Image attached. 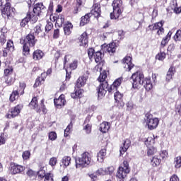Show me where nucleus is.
<instances>
[{
	"mask_svg": "<svg viewBox=\"0 0 181 181\" xmlns=\"http://www.w3.org/2000/svg\"><path fill=\"white\" fill-rule=\"evenodd\" d=\"M32 5L28 4L29 11L27 12L34 22H37L39 16L42 15L44 11H46V6L43 5V3H37L34 5L33 11L30 10Z\"/></svg>",
	"mask_w": 181,
	"mask_h": 181,
	"instance_id": "20e7f679",
	"label": "nucleus"
},
{
	"mask_svg": "<svg viewBox=\"0 0 181 181\" xmlns=\"http://www.w3.org/2000/svg\"><path fill=\"white\" fill-rule=\"evenodd\" d=\"M114 99L116 107L118 108H122L124 107V93H121L117 90L114 93Z\"/></svg>",
	"mask_w": 181,
	"mask_h": 181,
	"instance_id": "2eb2a0df",
	"label": "nucleus"
},
{
	"mask_svg": "<svg viewBox=\"0 0 181 181\" xmlns=\"http://www.w3.org/2000/svg\"><path fill=\"white\" fill-rule=\"evenodd\" d=\"M83 93H84V90L79 88L78 89L75 90V92L71 93V97L74 100L76 98H81V97H83Z\"/></svg>",
	"mask_w": 181,
	"mask_h": 181,
	"instance_id": "473e14b6",
	"label": "nucleus"
},
{
	"mask_svg": "<svg viewBox=\"0 0 181 181\" xmlns=\"http://www.w3.org/2000/svg\"><path fill=\"white\" fill-rule=\"evenodd\" d=\"M131 146V140L129 139H127L125 141H123V144L120 146L119 152H120V156H122L128 149H129V147Z\"/></svg>",
	"mask_w": 181,
	"mask_h": 181,
	"instance_id": "393cba45",
	"label": "nucleus"
},
{
	"mask_svg": "<svg viewBox=\"0 0 181 181\" xmlns=\"http://www.w3.org/2000/svg\"><path fill=\"white\" fill-rule=\"evenodd\" d=\"M93 159L91 158V154L87 151L81 154V157L78 160H75L76 168L78 169L80 168H87V166L91 165Z\"/></svg>",
	"mask_w": 181,
	"mask_h": 181,
	"instance_id": "39448f33",
	"label": "nucleus"
},
{
	"mask_svg": "<svg viewBox=\"0 0 181 181\" xmlns=\"http://www.w3.org/2000/svg\"><path fill=\"white\" fill-rule=\"evenodd\" d=\"M95 173L98 176H104L105 175H107L105 173V168H99L95 171Z\"/></svg>",
	"mask_w": 181,
	"mask_h": 181,
	"instance_id": "0e129e2a",
	"label": "nucleus"
},
{
	"mask_svg": "<svg viewBox=\"0 0 181 181\" xmlns=\"http://www.w3.org/2000/svg\"><path fill=\"white\" fill-rule=\"evenodd\" d=\"M49 165L52 168H54L56 165H57V158L56 157H52L49 160Z\"/></svg>",
	"mask_w": 181,
	"mask_h": 181,
	"instance_id": "603ef678",
	"label": "nucleus"
},
{
	"mask_svg": "<svg viewBox=\"0 0 181 181\" xmlns=\"http://www.w3.org/2000/svg\"><path fill=\"white\" fill-rule=\"evenodd\" d=\"M146 119V124L150 129V131H153V129H156L158 128V126L159 125V119L158 117L152 118L153 115L148 112L145 115Z\"/></svg>",
	"mask_w": 181,
	"mask_h": 181,
	"instance_id": "9d476101",
	"label": "nucleus"
},
{
	"mask_svg": "<svg viewBox=\"0 0 181 181\" xmlns=\"http://www.w3.org/2000/svg\"><path fill=\"white\" fill-rule=\"evenodd\" d=\"M54 22H56L58 28H62L64 25V16L63 15H55L52 17Z\"/></svg>",
	"mask_w": 181,
	"mask_h": 181,
	"instance_id": "a878e982",
	"label": "nucleus"
},
{
	"mask_svg": "<svg viewBox=\"0 0 181 181\" xmlns=\"http://www.w3.org/2000/svg\"><path fill=\"white\" fill-rule=\"evenodd\" d=\"M73 28H74L73 23H71L70 21H66L63 25L64 35L66 36H70L73 32Z\"/></svg>",
	"mask_w": 181,
	"mask_h": 181,
	"instance_id": "b1692460",
	"label": "nucleus"
},
{
	"mask_svg": "<svg viewBox=\"0 0 181 181\" xmlns=\"http://www.w3.org/2000/svg\"><path fill=\"white\" fill-rule=\"evenodd\" d=\"M158 152L156 148L151 146L147 149V156H153L154 154Z\"/></svg>",
	"mask_w": 181,
	"mask_h": 181,
	"instance_id": "a18cd8bd",
	"label": "nucleus"
},
{
	"mask_svg": "<svg viewBox=\"0 0 181 181\" xmlns=\"http://www.w3.org/2000/svg\"><path fill=\"white\" fill-rule=\"evenodd\" d=\"M160 156L162 159H166V158L169 156V153H168V151L163 150L160 153Z\"/></svg>",
	"mask_w": 181,
	"mask_h": 181,
	"instance_id": "338daca9",
	"label": "nucleus"
},
{
	"mask_svg": "<svg viewBox=\"0 0 181 181\" xmlns=\"http://www.w3.org/2000/svg\"><path fill=\"white\" fill-rule=\"evenodd\" d=\"M54 104L57 108H62L66 105V95L62 94L58 98L54 99Z\"/></svg>",
	"mask_w": 181,
	"mask_h": 181,
	"instance_id": "6ab92c4d",
	"label": "nucleus"
},
{
	"mask_svg": "<svg viewBox=\"0 0 181 181\" xmlns=\"http://www.w3.org/2000/svg\"><path fill=\"white\" fill-rule=\"evenodd\" d=\"M117 43L110 42L108 45H103V50L105 53H108L110 56H112L115 52H117Z\"/></svg>",
	"mask_w": 181,
	"mask_h": 181,
	"instance_id": "f3484780",
	"label": "nucleus"
},
{
	"mask_svg": "<svg viewBox=\"0 0 181 181\" xmlns=\"http://www.w3.org/2000/svg\"><path fill=\"white\" fill-rule=\"evenodd\" d=\"M77 67H78V61L77 59H74L72 62H71L69 64L68 69H70L71 71V70H76Z\"/></svg>",
	"mask_w": 181,
	"mask_h": 181,
	"instance_id": "37998d69",
	"label": "nucleus"
},
{
	"mask_svg": "<svg viewBox=\"0 0 181 181\" xmlns=\"http://www.w3.org/2000/svg\"><path fill=\"white\" fill-rule=\"evenodd\" d=\"M91 13H88L85 16H82L81 18V21H80V26H86L87 23H90V18H91Z\"/></svg>",
	"mask_w": 181,
	"mask_h": 181,
	"instance_id": "7c9ffc66",
	"label": "nucleus"
},
{
	"mask_svg": "<svg viewBox=\"0 0 181 181\" xmlns=\"http://www.w3.org/2000/svg\"><path fill=\"white\" fill-rule=\"evenodd\" d=\"M1 16L4 19H8L9 21L13 19L15 16V11H13V8L11 6V2H6L1 9Z\"/></svg>",
	"mask_w": 181,
	"mask_h": 181,
	"instance_id": "6e6552de",
	"label": "nucleus"
},
{
	"mask_svg": "<svg viewBox=\"0 0 181 181\" xmlns=\"http://www.w3.org/2000/svg\"><path fill=\"white\" fill-rule=\"evenodd\" d=\"M26 88V83L23 81H20L18 86H15L13 88L15 93L19 94L20 95H23L25 94V89Z\"/></svg>",
	"mask_w": 181,
	"mask_h": 181,
	"instance_id": "412c9836",
	"label": "nucleus"
},
{
	"mask_svg": "<svg viewBox=\"0 0 181 181\" xmlns=\"http://www.w3.org/2000/svg\"><path fill=\"white\" fill-rule=\"evenodd\" d=\"M92 128H93V124L88 123L86 124L85 127H83V131H85L86 134H91Z\"/></svg>",
	"mask_w": 181,
	"mask_h": 181,
	"instance_id": "864d4df0",
	"label": "nucleus"
},
{
	"mask_svg": "<svg viewBox=\"0 0 181 181\" xmlns=\"http://www.w3.org/2000/svg\"><path fill=\"white\" fill-rule=\"evenodd\" d=\"M141 86H144L146 91H151V90L153 88V84H152V81H151V77L148 76V77L144 78L143 81L141 82Z\"/></svg>",
	"mask_w": 181,
	"mask_h": 181,
	"instance_id": "5701e85b",
	"label": "nucleus"
},
{
	"mask_svg": "<svg viewBox=\"0 0 181 181\" xmlns=\"http://www.w3.org/2000/svg\"><path fill=\"white\" fill-rule=\"evenodd\" d=\"M107 156V149L102 148L98 153V162H104V159H105V156Z\"/></svg>",
	"mask_w": 181,
	"mask_h": 181,
	"instance_id": "72a5a7b5",
	"label": "nucleus"
},
{
	"mask_svg": "<svg viewBox=\"0 0 181 181\" xmlns=\"http://www.w3.org/2000/svg\"><path fill=\"white\" fill-rule=\"evenodd\" d=\"M145 145L146 146H149V145H152V144H155V136H148L144 141Z\"/></svg>",
	"mask_w": 181,
	"mask_h": 181,
	"instance_id": "a19ab883",
	"label": "nucleus"
},
{
	"mask_svg": "<svg viewBox=\"0 0 181 181\" xmlns=\"http://www.w3.org/2000/svg\"><path fill=\"white\" fill-rule=\"evenodd\" d=\"M73 127V123L71 122L66 127V128L64 129V136L65 138H67L69 135H70V129Z\"/></svg>",
	"mask_w": 181,
	"mask_h": 181,
	"instance_id": "4d7b16f0",
	"label": "nucleus"
},
{
	"mask_svg": "<svg viewBox=\"0 0 181 181\" xmlns=\"http://www.w3.org/2000/svg\"><path fill=\"white\" fill-rule=\"evenodd\" d=\"M22 158L23 160H28L30 159V151H25L23 152Z\"/></svg>",
	"mask_w": 181,
	"mask_h": 181,
	"instance_id": "5fc2aeb1",
	"label": "nucleus"
},
{
	"mask_svg": "<svg viewBox=\"0 0 181 181\" xmlns=\"http://www.w3.org/2000/svg\"><path fill=\"white\" fill-rule=\"evenodd\" d=\"M122 63L124 64L125 71H131V69L135 67V64L132 63V57L129 55H127L123 58Z\"/></svg>",
	"mask_w": 181,
	"mask_h": 181,
	"instance_id": "dca6fc26",
	"label": "nucleus"
},
{
	"mask_svg": "<svg viewBox=\"0 0 181 181\" xmlns=\"http://www.w3.org/2000/svg\"><path fill=\"white\" fill-rule=\"evenodd\" d=\"M20 43L22 45V54L28 57L30 54V49L36 46L37 38L35 36V33H30L23 38L20 39Z\"/></svg>",
	"mask_w": 181,
	"mask_h": 181,
	"instance_id": "f257e3e1",
	"label": "nucleus"
},
{
	"mask_svg": "<svg viewBox=\"0 0 181 181\" xmlns=\"http://www.w3.org/2000/svg\"><path fill=\"white\" fill-rule=\"evenodd\" d=\"M28 105L30 108H32L33 110H36L37 108V106L39 105V100L37 99V97H33Z\"/></svg>",
	"mask_w": 181,
	"mask_h": 181,
	"instance_id": "e433bc0d",
	"label": "nucleus"
},
{
	"mask_svg": "<svg viewBox=\"0 0 181 181\" xmlns=\"http://www.w3.org/2000/svg\"><path fill=\"white\" fill-rule=\"evenodd\" d=\"M88 76H90V71L88 69H83V75L79 76L75 83V88H81L87 84V80H88Z\"/></svg>",
	"mask_w": 181,
	"mask_h": 181,
	"instance_id": "9b49d317",
	"label": "nucleus"
},
{
	"mask_svg": "<svg viewBox=\"0 0 181 181\" xmlns=\"http://www.w3.org/2000/svg\"><path fill=\"white\" fill-rule=\"evenodd\" d=\"M62 163L64 165V168H67V166H70L71 163V157L65 156L62 159Z\"/></svg>",
	"mask_w": 181,
	"mask_h": 181,
	"instance_id": "4c0bfd02",
	"label": "nucleus"
},
{
	"mask_svg": "<svg viewBox=\"0 0 181 181\" xmlns=\"http://www.w3.org/2000/svg\"><path fill=\"white\" fill-rule=\"evenodd\" d=\"M104 57V54L100 51H98L95 53V56L93 57V59H95V63H98L99 64H101L104 62L103 60V58Z\"/></svg>",
	"mask_w": 181,
	"mask_h": 181,
	"instance_id": "f704fd0d",
	"label": "nucleus"
},
{
	"mask_svg": "<svg viewBox=\"0 0 181 181\" xmlns=\"http://www.w3.org/2000/svg\"><path fill=\"white\" fill-rule=\"evenodd\" d=\"M53 29V23L48 21L45 25V33H49Z\"/></svg>",
	"mask_w": 181,
	"mask_h": 181,
	"instance_id": "bf43d9fd",
	"label": "nucleus"
},
{
	"mask_svg": "<svg viewBox=\"0 0 181 181\" xmlns=\"http://www.w3.org/2000/svg\"><path fill=\"white\" fill-rule=\"evenodd\" d=\"M113 11L110 13V19L117 21L124 13V2L122 0H113L112 3Z\"/></svg>",
	"mask_w": 181,
	"mask_h": 181,
	"instance_id": "7ed1b4c3",
	"label": "nucleus"
},
{
	"mask_svg": "<svg viewBox=\"0 0 181 181\" xmlns=\"http://www.w3.org/2000/svg\"><path fill=\"white\" fill-rule=\"evenodd\" d=\"M110 33H114V30H112L110 32L100 33L99 34L100 40H107V37H108V35H110Z\"/></svg>",
	"mask_w": 181,
	"mask_h": 181,
	"instance_id": "79ce46f5",
	"label": "nucleus"
},
{
	"mask_svg": "<svg viewBox=\"0 0 181 181\" xmlns=\"http://www.w3.org/2000/svg\"><path fill=\"white\" fill-rule=\"evenodd\" d=\"M54 175L52 173H47L45 174V180L44 181H54Z\"/></svg>",
	"mask_w": 181,
	"mask_h": 181,
	"instance_id": "09e8293b",
	"label": "nucleus"
},
{
	"mask_svg": "<svg viewBox=\"0 0 181 181\" xmlns=\"http://www.w3.org/2000/svg\"><path fill=\"white\" fill-rule=\"evenodd\" d=\"M175 42H181V30H177L176 33L173 36Z\"/></svg>",
	"mask_w": 181,
	"mask_h": 181,
	"instance_id": "3c124183",
	"label": "nucleus"
},
{
	"mask_svg": "<svg viewBox=\"0 0 181 181\" xmlns=\"http://www.w3.org/2000/svg\"><path fill=\"white\" fill-rule=\"evenodd\" d=\"M43 56H45V53L40 49H36L33 53V59L35 61L41 60L43 59Z\"/></svg>",
	"mask_w": 181,
	"mask_h": 181,
	"instance_id": "c756f323",
	"label": "nucleus"
},
{
	"mask_svg": "<svg viewBox=\"0 0 181 181\" xmlns=\"http://www.w3.org/2000/svg\"><path fill=\"white\" fill-rule=\"evenodd\" d=\"M48 136L50 141H56L57 139V134H56L55 132H51L49 133Z\"/></svg>",
	"mask_w": 181,
	"mask_h": 181,
	"instance_id": "680f3d73",
	"label": "nucleus"
},
{
	"mask_svg": "<svg viewBox=\"0 0 181 181\" xmlns=\"http://www.w3.org/2000/svg\"><path fill=\"white\" fill-rule=\"evenodd\" d=\"M131 172V168H129V163L127 160H124L122 164L119 166L117 171L116 173V177L119 180V181H124V180L128 176V173Z\"/></svg>",
	"mask_w": 181,
	"mask_h": 181,
	"instance_id": "423d86ee",
	"label": "nucleus"
},
{
	"mask_svg": "<svg viewBox=\"0 0 181 181\" xmlns=\"http://www.w3.org/2000/svg\"><path fill=\"white\" fill-rule=\"evenodd\" d=\"M71 60H73V55L70 54L65 55L64 59V66H66L67 63H70Z\"/></svg>",
	"mask_w": 181,
	"mask_h": 181,
	"instance_id": "8fccbe9b",
	"label": "nucleus"
},
{
	"mask_svg": "<svg viewBox=\"0 0 181 181\" xmlns=\"http://www.w3.org/2000/svg\"><path fill=\"white\" fill-rule=\"evenodd\" d=\"M172 31H169L165 37H163L160 45V49H163L169 43V40H170L172 37Z\"/></svg>",
	"mask_w": 181,
	"mask_h": 181,
	"instance_id": "bb28decb",
	"label": "nucleus"
},
{
	"mask_svg": "<svg viewBox=\"0 0 181 181\" xmlns=\"http://www.w3.org/2000/svg\"><path fill=\"white\" fill-rule=\"evenodd\" d=\"M95 55V49L94 48L90 47L88 49V56L90 60L94 59V56Z\"/></svg>",
	"mask_w": 181,
	"mask_h": 181,
	"instance_id": "de8ad7c7",
	"label": "nucleus"
},
{
	"mask_svg": "<svg viewBox=\"0 0 181 181\" xmlns=\"http://www.w3.org/2000/svg\"><path fill=\"white\" fill-rule=\"evenodd\" d=\"M156 59L160 62H163L166 59V52L162 51V49H160V52L156 55Z\"/></svg>",
	"mask_w": 181,
	"mask_h": 181,
	"instance_id": "58836bf2",
	"label": "nucleus"
},
{
	"mask_svg": "<svg viewBox=\"0 0 181 181\" xmlns=\"http://www.w3.org/2000/svg\"><path fill=\"white\" fill-rule=\"evenodd\" d=\"M6 48L10 50V52H13V50H15V45H13V41H12L11 40H8L7 41Z\"/></svg>",
	"mask_w": 181,
	"mask_h": 181,
	"instance_id": "49530a36",
	"label": "nucleus"
},
{
	"mask_svg": "<svg viewBox=\"0 0 181 181\" xmlns=\"http://www.w3.org/2000/svg\"><path fill=\"white\" fill-rule=\"evenodd\" d=\"M124 80V78L119 77L117 78L116 80L114 81L112 85L107 88L108 93H112L114 90H118V88L121 84H122V81Z\"/></svg>",
	"mask_w": 181,
	"mask_h": 181,
	"instance_id": "aec40b11",
	"label": "nucleus"
},
{
	"mask_svg": "<svg viewBox=\"0 0 181 181\" xmlns=\"http://www.w3.org/2000/svg\"><path fill=\"white\" fill-rule=\"evenodd\" d=\"M43 32V30H42V24L37 25L34 28V33L37 35H39V33H42Z\"/></svg>",
	"mask_w": 181,
	"mask_h": 181,
	"instance_id": "6e6d98bb",
	"label": "nucleus"
},
{
	"mask_svg": "<svg viewBox=\"0 0 181 181\" xmlns=\"http://www.w3.org/2000/svg\"><path fill=\"white\" fill-rule=\"evenodd\" d=\"M4 78L7 86H12L13 84V78L12 76H4Z\"/></svg>",
	"mask_w": 181,
	"mask_h": 181,
	"instance_id": "13d9d810",
	"label": "nucleus"
},
{
	"mask_svg": "<svg viewBox=\"0 0 181 181\" xmlns=\"http://www.w3.org/2000/svg\"><path fill=\"white\" fill-rule=\"evenodd\" d=\"M175 73H176V68H175L173 66H170L168 71H167V74L173 77L175 76Z\"/></svg>",
	"mask_w": 181,
	"mask_h": 181,
	"instance_id": "052dcab7",
	"label": "nucleus"
},
{
	"mask_svg": "<svg viewBox=\"0 0 181 181\" xmlns=\"http://www.w3.org/2000/svg\"><path fill=\"white\" fill-rule=\"evenodd\" d=\"M109 130H110V122H103L100 124L99 131H100V132H103V134H106V132H108Z\"/></svg>",
	"mask_w": 181,
	"mask_h": 181,
	"instance_id": "2f4dec72",
	"label": "nucleus"
},
{
	"mask_svg": "<svg viewBox=\"0 0 181 181\" xmlns=\"http://www.w3.org/2000/svg\"><path fill=\"white\" fill-rule=\"evenodd\" d=\"M174 165L175 169H180L181 167V156H179L174 158Z\"/></svg>",
	"mask_w": 181,
	"mask_h": 181,
	"instance_id": "c03bdc74",
	"label": "nucleus"
},
{
	"mask_svg": "<svg viewBox=\"0 0 181 181\" xmlns=\"http://www.w3.org/2000/svg\"><path fill=\"white\" fill-rule=\"evenodd\" d=\"M29 22H31V23H36V21H34L30 15L27 13L26 16L20 23V25L21 28H25Z\"/></svg>",
	"mask_w": 181,
	"mask_h": 181,
	"instance_id": "cd10ccee",
	"label": "nucleus"
},
{
	"mask_svg": "<svg viewBox=\"0 0 181 181\" xmlns=\"http://www.w3.org/2000/svg\"><path fill=\"white\" fill-rule=\"evenodd\" d=\"M78 40L80 46H83V47L88 46V33H87V31L83 32L78 37Z\"/></svg>",
	"mask_w": 181,
	"mask_h": 181,
	"instance_id": "a211bd4d",
	"label": "nucleus"
},
{
	"mask_svg": "<svg viewBox=\"0 0 181 181\" xmlns=\"http://www.w3.org/2000/svg\"><path fill=\"white\" fill-rule=\"evenodd\" d=\"M36 112L37 114H44V115H46L47 114V108L46 107V105H45V99H42L40 102V104L37 106V109H35Z\"/></svg>",
	"mask_w": 181,
	"mask_h": 181,
	"instance_id": "4be33fe9",
	"label": "nucleus"
},
{
	"mask_svg": "<svg viewBox=\"0 0 181 181\" xmlns=\"http://www.w3.org/2000/svg\"><path fill=\"white\" fill-rule=\"evenodd\" d=\"M175 111L177 115L181 117V103L175 106Z\"/></svg>",
	"mask_w": 181,
	"mask_h": 181,
	"instance_id": "774afa93",
	"label": "nucleus"
},
{
	"mask_svg": "<svg viewBox=\"0 0 181 181\" xmlns=\"http://www.w3.org/2000/svg\"><path fill=\"white\" fill-rule=\"evenodd\" d=\"M144 77L145 76L144 75V72L141 71H136L132 74V76L130 77L132 88H139V86H141Z\"/></svg>",
	"mask_w": 181,
	"mask_h": 181,
	"instance_id": "0eeeda50",
	"label": "nucleus"
},
{
	"mask_svg": "<svg viewBox=\"0 0 181 181\" xmlns=\"http://www.w3.org/2000/svg\"><path fill=\"white\" fill-rule=\"evenodd\" d=\"M9 170L11 175H19L25 171V167L16 163H11Z\"/></svg>",
	"mask_w": 181,
	"mask_h": 181,
	"instance_id": "ddd939ff",
	"label": "nucleus"
},
{
	"mask_svg": "<svg viewBox=\"0 0 181 181\" xmlns=\"http://www.w3.org/2000/svg\"><path fill=\"white\" fill-rule=\"evenodd\" d=\"M105 170L106 175H112L114 173V171L115 170V169L114 168L113 166H110L105 168Z\"/></svg>",
	"mask_w": 181,
	"mask_h": 181,
	"instance_id": "e2e57ef3",
	"label": "nucleus"
},
{
	"mask_svg": "<svg viewBox=\"0 0 181 181\" xmlns=\"http://www.w3.org/2000/svg\"><path fill=\"white\" fill-rule=\"evenodd\" d=\"M150 163L153 168H158L162 163V159L158 158V156H154L150 158Z\"/></svg>",
	"mask_w": 181,
	"mask_h": 181,
	"instance_id": "c85d7f7f",
	"label": "nucleus"
},
{
	"mask_svg": "<svg viewBox=\"0 0 181 181\" xmlns=\"http://www.w3.org/2000/svg\"><path fill=\"white\" fill-rule=\"evenodd\" d=\"M163 25H165V21H160V22L149 25L148 28L152 32H153V30H157L158 36H160V35H163V33H165V28H163Z\"/></svg>",
	"mask_w": 181,
	"mask_h": 181,
	"instance_id": "f8f14e48",
	"label": "nucleus"
},
{
	"mask_svg": "<svg viewBox=\"0 0 181 181\" xmlns=\"http://www.w3.org/2000/svg\"><path fill=\"white\" fill-rule=\"evenodd\" d=\"M22 110H23V104H18L8 110V113L5 115V117L7 118V119L16 118V117H19V114H21V111H22Z\"/></svg>",
	"mask_w": 181,
	"mask_h": 181,
	"instance_id": "1a4fd4ad",
	"label": "nucleus"
},
{
	"mask_svg": "<svg viewBox=\"0 0 181 181\" xmlns=\"http://www.w3.org/2000/svg\"><path fill=\"white\" fill-rule=\"evenodd\" d=\"M107 71L100 72L98 81L100 83L99 86L96 88V93L98 94V98L100 100L105 97L107 91H108V81H107Z\"/></svg>",
	"mask_w": 181,
	"mask_h": 181,
	"instance_id": "f03ea898",
	"label": "nucleus"
},
{
	"mask_svg": "<svg viewBox=\"0 0 181 181\" xmlns=\"http://www.w3.org/2000/svg\"><path fill=\"white\" fill-rule=\"evenodd\" d=\"M13 74V67L12 66H6L4 71V77H11Z\"/></svg>",
	"mask_w": 181,
	"mask_h": 181,
	"instance_id": "c9c22d12",
	"label": "nucleus"
},
{
	"mask_svg": "<svg viewBox=\"0 0 181 181\" xmlns=\"http://www.w3.org/2000/svg\"><path fill=\"white\" fill-rule=\"evenodd\" d=\"M42 81L40 80V78H37L35 79V82L33 85L34 88H37V87H40V85L42 84Z\"/></svg>",
	"mask_w": 181,
	"mask_h": 181,
	"instance_id": "69168bd1",
	"label": "nucleus"
},
{
	"mask_svg": "<svg viewBox=\"0 0 181 181\" xmlns=\"http://www.w3.org/2000/svg\"><path fill=\"white\" fill-rule=\"evenodd\" d=\"M20 96H21L20 94H18V93H17V92H15L14 90H13L9 97L10 103H13L14 101H16V100H18V98H19Z\"/></svg>",
	"mask_w": 181,
	"mask_h": 181,
	"instance_id": "ea45409f",
	"label": "nucleus"
},
{
	"mask_svg": "<svg viewBox=\"0 0 181 181\" xmlns=\"http://www.w3.org/2000/svg\"><path fill=\"white\" fill-rule=\"evenodd\" d=\"M92 16L98 19L101 16V4L100 3H93L90 12L89 13Z\"/></svg>",
	"mask_w": 181,
	"mask_h": 181,
	"instance_id": "4468645a",
	"label": "nucleus"
}]
</instances>
